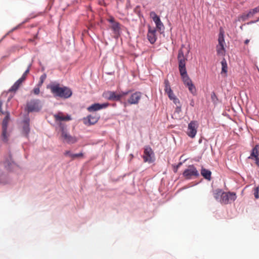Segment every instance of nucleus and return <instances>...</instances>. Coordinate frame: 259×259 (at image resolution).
Here are the masks:
<instances>
[{"mask_svg":"<svg viewBox=\"0 0 259 259\" xmlns=\"http://www.w3.org/2000/svg\"><path fill=\"white\" fill-rule=\"evenodd\" d=\"M259 156V146L258 145H256L252 149L251 153L250 156L248 157L249 158H254L258 157Z\"/></svg>","mask_w":259,"mask_h":259,"instance_id":"19","label":"nucleus"},{"mask_svg":"<svg viewBox=\"0 0 259 259\" xmlns=\"http://www.w3.org/2000/svg\"><path fill=\"white\" fill-rule=\"evenodd\" d=\"M100 117L97 115H90L83 118V122L84 124L90 125L95 124L98 122Z\"/></svg>","mask_w":259,"mask_h":259,"instance_id":"13","label":"nucleus"},{"mask_svg":"<svg viewBox=\"0 0 259 259\" xmlns=\"http://www.w3.org/2000/svg\"><path fill=\"white\" fill-rule=\"evenodd\" d=\"M198 124L196 121H191L188 124L187 134L191 138H194L197 132Z\"/></svg>","mask_w":259,"mask_h":259,"instance_id":"10","label":"nucleus"},{"mask_svg":"<svg viewBox=\"0 0 259 259\" xmlns=\"http://www.w3.org/2000/svg\"><path fill=\"white\" fill-rule=\"evenodd\" d=\"M168 96V98L170 100H172L176 96H175V94H174L172 91H171L170 92H168V93H166Z\"/></svg>","mask_w":259,"mask_h":259,"instance_id":"30","label":"nucleus"},{"mask_svg":"<svg viewBox=\"0 0 259 259\" xmlns=\"http://www.w3.org/2000/svg\"><path fill=\"white\" fill-rule=\"evenodd\" d=\"M156 33V31L154 28H152L150 26H148L147 37L151 44H154L156 41L157 36Z\"/></svg>","mask_w":259,"mask_h":259,"instance_id":"15","label":"nucleus"},{"mask_svg":"<svg viewBox=\"0 0 259 259\" xmlns=\"http://www.w3.org/2000/svg\"><path fill=\"white\" fill-rule=\"evenodd\" d=\"M176 111L177 112H180L181 111V107L180 106H177V108H176Z\"/></svg>","mask_w":259,"mask_h":259,"instance_id":"43","label":"nucleus"},{"mask_svg":"<svg viewBox=\"0 0 259 259\" xmlns=\"http://www.w3.org/2000/svg\"><path fill=\"white\" fill-rule=\"evenodd\" d=\"M164 91L166 93H168L171 90L169 81L167 79H165L164 82Z\"/></svg>","mask_w":259,"mask_h":259,"instance_id":"26","label":"nucleus"},{"mask_svg":"<svg viewBox=\"0 0 259 259\" xmlns=\"http://www.w3.org/2000/svg\"><path fill=\"white\" fill-rule=\"evenodd\" d=\"M70 157L72 158V159H74L77 158H83V153L80 152L77 154H70Z\"/></svg>","mask_w":259,"mask_h":259,"instance_id":"27","label":"nucleus"},{"mask_svg":"<svg viewBox=\"0 0 259 259\" xmlns=\"http://www.w3.org/2000/svg\"><path fill=\"white\" fill-rule=\"evenodd\" d=\"M70 154H72L70 151H65V152L64 153V155L65 156H68L69 157H70Z\"/></svg>","mask_w":259,"mask_h":259,"instance_id":"40","label":"nucleus"},{"mask_svg":"<svg viewBox=\"0 0 259 259\" xmlns=\"http://www.w3.org/2000/svg\"><path fill=\"white\" fill-rule=\"evenodd\" d=\"M47 78V75L46 74H43L40 77L39 79V81L38 84V86L41 87L44 81Z\"/></svg>","mask_w":259,"mask_h":259,"instance_id":"28","label":"nucleus"},{"mask_svg":"<svg viewBox=\"0 0 259 259\" xmlns=\"http://www.w3.org/2000/svg\"><path fill=\"white\" fill-rule=\"evenodd\" d=\"M172 101H173L174 103L176 104V105H177V104H179V105H180V100H179L178 98H177L176 97H175L172 100Z\"/></svg>","mask_w":259,"mask_h":259,"instance_id":"36","label":"nucleus"},{"mask_svg":"<svg viewBox=\"0 0 259 259\" xmlns=\"http://www.w3.org/2000/svg\"><path fill=\"white\" fill-rule=\"evenodd\" d=\"M26 76L27 75H25V74L23 73L22 77L19 78L18 80L20 81L21 83H22V82L25 80Z\"/></svg>","mask_w":259,"mask_h":259,"instance_id":"33","label":"nucleus"},{"mask_svg":"<svg viewBox=\"0 0 259 259\" xmlns=\"http://www.w3.org/2000/svg\"><path fill=\"white\" fill-rule=\"evenodd\" d=\"M222 65V70L221 74H225V76H227V73L228 71V66L226 59L224 58L221 61Z\"/></svg>","mask_w":259,"mask_h":259,"instance_id":"21","label":"nucleus"},{"mask_svg":"<svg viewBox=\"0 0 259 259\" xmlns=\"http://www.w3.org/2000/svg\"><path fill=\"white\" fill-rule=\"evenodd\" d=\"M259 12V6L253 9L250 10L248 13L244 15L243 17L245 18L252 17L255 14Z\"/></svg>","mask_w":259,"mask_h":259,"instance_id":"24","label":"nucleus"},{"mask_svg":"<svg viewBox=\"0 0 259 259\" xmlns=\"http://www.w3.org/2000/svg\"><path fill=\"white\" fill-rule=\"evenodd\" d=\"M211 98L213 102H215L217 100V97L214 92H212L211 94Z\"/></svg>","mask_w":259,"mask_h":259,"instance_id":"32","label":"nucleus"},{"mask_svg":"<svg viewBox=\"0 0 259 259\" xmlns=\"http://www.w3.org/2000/svg\"><path fill=\"white\" fill-rule=\"evenodd\" d=\"M258 192L259 188L258 187L255 188L254 189V195L256 199H258L259 198Z\"/></svg>","mask_w":259,"mask_h":259,"instance_id":"29","label":"nucleus"},{"mask_svg":"<svg viewBox=\"0 0 259 259\" xmlns=\"http://www.w3.org/2000/svg\"><path fill=\"white\" fill-rule=\"evenodd\" d=\"M56 121H68L71 120V117L69 115L65 116L62 113H59L54 115Z\"/></svg>","mask_w":259,"mask_h":259,"instance_id":"17","label":"nucleus"},{"mask_svg":"<svg viewBox=\"0 0 259 259\" xmlns=\"http://www.w3.org/2000/svg\"><path fill=\"white\" fill-rule=\"evenodd\" d=\"M223 193L224 192L221 189H217L213 192V197L217 200L220 201V198H222Z\"/></svg>","mask_w":259,"mask_h":259,"instance_id":"23","label":"nucleus"},{"mask_svg":"<svg viewBox=\"0 0 259 259\" xmlns=\"http://www.w3.org/2000/svg\"><path fill=\"white\" fill-rule=\"evenodd\" d=\"M26 76L27 75H25V74L23 73L22 77L19 78L18 80L20 81L21 83H22V82L25 80Z\"/></svg>","mask_w":259,"mask_h":259,"instance_id":"35","label":"nucleus"},{"mask_svg":"<svg viewBox=\"0 0 259 259\" xmlns=\"http://www.w3.org/2000/svg\"><path fill=\"white\" fill-rule=\"evenodd\" d=\"M1 108H2V110L3 111H4V110H3V108H2V106H1ZM7 110V108H6V109H5V110Z\"/></svg>","mask_w":259,"mask_h":259,"instance_id":"45","label":"nucleus"},{"mask_svg":"<svg viewBox=\"0 0 259 259\" xmlns=\"http://www.w3.org/2000/svg\"><path fill=\"white\" fill-rule=\"evenodd\" d=\"M182 164V163L180 162L176 166V167L174 169V172H177V170H178V168L180 167V166Z\"/></svg>","mask_w":259,"mask_h":259,"instance_id":"39","label":"nucleus"},{"mask_svg":"<svg viewBox=\"0 0 259 259\" xmlns=\"http://www.w3.org/2000/svg\"><path fill=\"white\" fill-rule=\"evenodd\" d=\"M109 106L108 103H104V104H99V103H95L94 104H92L91 106L88 107L87 110L89 112H93V111H96L99 110H101L103 108H105Z\"/></svg>","mask_w":259,"mask_h":259,"instance_id":"16","label":"nucleus"},{"mask_svg":"<svg viewBox=\"0 0 259 259\" xmlns=\"http://www.w3.org/2000/svg\"><path fill=\"white\" fill-rule=\"evenodd\" d=\"M39 86H38L37 85V87H36V88H34L33 91V93L35 95H38L39 92H40V90H39Z\"/></svg>","mask_w":259,"mask_h":259,"instance_id":"31","label":"nucleus"},{"mask_svg":"<svg viewBox=\"0 0 259 259\" xmlns=\"http://www.w3.org/2000/svg\"><path fill=\"white\" fill-rule=\"evenodd\" d=\"M27 110L29 112H38L41 108L39 100H32L27 103Z\"/></svg>","mask_w":259,"mask_h":259,"instance_id":"7","label":"nucleus"},{"mask_svg":"<svg viewBox=\"0 0 259 259\" xmlns=\"http://www.w3.org/2000/svg\"><path fill=\"white\" fill-rule=\"evenodd\" d=\"M218 44L216 46V51L218 56H224L226 54V42L224 39V31L220 30L218 37Z\"/></svg>","mask_w":259,"mask_h":259,"instance_id":"4","label":"nucleus"},{"mask_svg":"<svg viewBox=\"0 0 259 259\" xmlns=\"http://www.w3.org/2000/svg\"><path fill=\"white\" fill-rule=\"evenodd\" d=\"M150 16L155 22L156 28L158 30H161L162 28H164V25L161 21L159 17L157 16L155 12H151L150 13Z\"/></svg>","mask_w":259,"mask_h":259,"instance_id":"14","label":"nucleus"},{"mask_svg":"<svg viewBox=\"0 0 259 259\" xmlns=\"http://www.w3.org/2000/svg\"><path fill=\"white\" fill-rule=\"evenodd\" d=\"M50 89L55 96L64 99L69 98L72 94V92L69 88L66 87H60L59 84H52L50 85Z\"/></svg>","mask_w":259,"mask_h":259,"instance_id":"2","label":"nucleus"},{"mask_svg":"<svg viewBox=\"0 0 259 259\" xmlns=\"http://www.w3.org/2000/svg\"><path fill=\"white\" fill-rule=\"evenodd\" d=\"M201 175L206 180H210L211 172L204 168H202L201 170Z\"/></svg>","mask_w":259,"mask_h":259,"instance_id":"20","label":"nucleus"},{"mask_svg":"<svg viewBox=\"0 0 259 259\" xmlns=\"http://www.w3.org/2000/svg\"><path fill=\"white\" fill-rule=\"evenodd\" d=\"M237 196L234 192H225L223 193L222 198H220V202L221 203L227 204L231 203L236 199Z\"/></svg>","mask_w":259,"mask_h":259,"instance_id":"6","label":"nucleus"},{"mask_svg":"<svg viewBox=\"0 0 259 259\" xmlns=\"http://www.w3.org/2000/svg\"><path fill=\"white\" fill-rule=\"evenodd\" d=\"M26 76L27 75H25V74L23 73L22 77L19 78L18 80L20 81L21 83H22V82L25 80Z\"/></svg>","mask_w":259,"mask_h":259,"instance_id":"34","label":"nucleus"},{"mask_svg":"<svg viewBox=\"0 0 259 259\" xmlns=\"http://www.w3.org/2000/svg\"><path fill=\"white\" fill-rule=\"evenodd\" d=\"M108 21L109 22H110L111 23V24H113V22H116V21H115L114 20V19L112 17V18H110L109 20H108Z\"/></svg>","mask_w":259,"mask_h":259,"instance_id":"38","label":"nucleus"},{"mask_svg":"<svg viewBox=\"0 0 259 259\" xmlns=\"http://www.w3.org/2000/svg\"><path fill=\"white\" fill-rule=\"evenodd\" d=\"M178 60L179 70L184 84L188 88L189 91L192 94H195L196 92L195 87L187 74L186 68V63L187 59L184 56L182 48H181L178 51Z\"/></svg>","mask_w":259,"mask_h":259,"instance_id":"1","label":"nucleus"},{"mask_svg":"<svg viewBox=\"0 0 259 259\" xmlns=\"http://www.w3.org/2000/svg\"><path fill=\"white\" fill-rule=\"evenodd\" d=\"M249 42V39H246V40H245L244 43H245V44H246V45H247V44H248V42Z\"/></svg>","mask_w":259,"mask_h":259,"instance_id":"44","label":"nucleus"},{"mask_svg":"<svg viewBox=\"0 0 259 259\" xmlns=\"http://www.w3.org/2000/svg\"><path fill=\"white\" fill-rule=\"evenodd\" d=\"M111 28L115 34H118L120 30V24L118 22H113L111 24Z\"/></svg>","mask_w":259,"mask_h":259,"instance_id":"22","label":"nucleus"},{"mask_svg":"<svg viewBox=\"0 0 259 259\" xmlns=\"http://www.w3.org/2000/svg\"><path fill=\"white\" fill-rule=\"evenodd\" d=\"M130 92L131 91H128L125 92H122L121 94H117L115 92L107 91L103 93V97L108 100L118 101Z\"/></svg>","mask_w":259,"mask_h":259,"instance_id":"5","label":"nucleus"},{"mask_svg":"<svg viewBox=\"0 0 259 259\" xmlns=\"http://www.w3.org/2000/svg\"><path fill=\"white\" fill-rule=\"evenodd\" d=\"M21 84L22 83L20 82V81H19L18 80H17L13 85V86L9 89V92H16L19 88Z\"/></svg>","mask_w":259,"mask_h":259,"instance_id":"25","label":"nucleus"},{"mask_svg":"<svg viewBox=\"0 0 259 259\" xmlns=\"http://www.w3.org/2000/svg\"><path fill=\"white\" fill-rule=\"evenodd\" d=\"M10 165H12V163H11V162H8V165H5V166H6V167H7V168H8V169H10V168H9V166H10Z\"/></svg>","mask_w":259,"mask_h":259,"instance_id":"42","label":"nucleus"},{"mask_svg":"<svg viewBox=\"0 0 259 259\" xmlns=\"http://www.w3.org/2000/svg\"><path fill=\"white\" fill-rule=\"evenodd\" d=\"M3 102L2 99L0 98V114H6V116L3 119L2 123V140L7 142L8 141V135L7 133V127L8 124L10 119V114L8 110H6L3 111L1 108L2 105H3Z\"/></svg>","mask_w":259,"mask_h":259,"instance_id":"3","label":"nucleus"},{"mask_svg":"<svg viewBox=\"0 0 259 259\" xmlns=\"http://www.w3.org/2000/svg\"><path fill=\"white\" fill-rule=\"evenodd\" d=\"M183 176L186 179H191L193 177H197L199 172L193 165H189L183 172Z\"/></svg>","mask_w":259,"mask_h":259,"instance_id":"8","label":"nucleus"},{"mask_svg":"<svg viewBox=\"0 0 259 259\" xmlns=\"http://www.w3.org/2000/svg\"><path fill=\"white\" fill-rule=\"evenodd\" d=\"M61 137L63 139V142L68 144H74L77 141L75 137H73L69 134L63 128L61 131Z\"/></svg>","mask_w":259,"mask_h":259,"instance_id":"11","label":"nucleus"},{"mask_svg":"<svg viewBox=\"0 0 259 259\" xmlns=\"http://www.w3.org/2000/svg\"><path fill=\"white\" fill-rule=\"evenodd\" d=\"M142 94L140 92H136L130 94L126 102L124 103L125 106L126 104L130 105L138 104L141 98Z\"/></svg>","mask_w":259,"mask_h":259,"instance_id":"9","label":"nucleus"},{"mask_svg":"<svg viewBox=\"0 0 259 259\" xmlns=\"http://www.w3.org/2000/svg\"><path fill=\"white\" fill-rule=\"evenodd\" d=\"M29 72V68H28V69H27V70L24 72V74H25V75H27V74H28Z\"/></svg>","mask_w":259,"mask_h":259,"instance_id":"41","label":"nucleus"},{"mask_svg":"<svg viewBox=\"0 0 259 259\" xmlns=\"http://www.w3.org/2000/svg\"><path fill=\"white\" fill-rule=\"evenodd\" d=\"M254 159L255 161V164H256V165L257 166L259 167V157H257L254 158Z\"/></svg>","mask_w":259,"mask_h":259,"instance_id":"37","label":"nucleus"},{"mask_svg":"<svg viewBox=\"0 0 259 259\" xmlns=\"http://www.w3.org/2000/svg\"><path fill=\"white\" fill-rule=\"evenodd\" d=\"M154 153L152 149L149 147H146L144 151L143 159L145 162L151 163L154 161Z\"/></svg>","mask_w":259,"mask_h":259,"instance_id":"12","label":"nucleus"},{"mask_svg":"<svg viewBox=\"0 0 259 259\" xmlns=\"http://www.w3.org/2000/svg\"><path fill=\"white\" fill-rule=\"evenodd\" d=\"M24 125L23 127V133L25 136H27L28 135L30 128H29V119H26L24 121Z\"/></svg>","mask_w":259,"mask_h":259,"instance_id":"18","label":"nucleus"}]
</instances>
